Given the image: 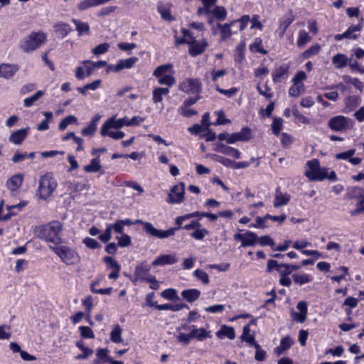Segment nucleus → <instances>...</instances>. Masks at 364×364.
Wrapping results in <instances>:
<instances>
[{"label": "nucleus", "mask_w": 364, "mask_h": 364, "mask_svg": "<svg viewBox=\"0 0 364 364\" xmlns=\"http://www.w3.org/2000/svg\"><path fill=\"white\" fill-rule=\"evenodd\" d=\"M305 90L304 83L293 82L292 86L289 90V95L297 97Z\"/></svg>", "instance_id": "36"}, {"label": "nucleus", "mask_w": 364, "mask_h": 364, "mask_svg": "<svg viewBox=\"0 0 364 364\" xmlns=\"http://www.w3.org/2000/svg\"><path fill=\"white\" fill-rule=\"evenodd\" d=\"M362 29V26L360 25H355L350 26L346 31L343 33V36L345 38L348 39H357L358 35L355 34V32H359Z\"/></svg>", "instance_id": "40"}, {"label": "nucleus", "mask_w": 364, "mask_h": 364, "mask_svg": "<svg viewBox=\"0 0 364 364\" xmlns=\"http://www.w3.org/2000/svg\"><path fill=\"white\" fill-rule=\"evenodd\" d=\"M232 23H231L230 24L225 23L223 25L217 23L218 28H220L221 38L223 39H227L231 36L232 32H231V29H230V26Z\"/></svg>", "instance_id": "47"}, {"label": "nucleus", "mask_w": 364, "mask_h": 364, "mask_svg": "<svg viewBox=\"0 0 364 364\" xmlns=\"http://www.w3.org/2000/svg\"><path fill=\"white\" fill-rule=\"evenodd\" d=\"M109 48V44L108 43H104L92 48V52L94 55H99L105 53Z\"/></svg>", "instance_id": "56"}, {"label": "nucleus", "mask_w": 364, "mask_h": 364, "mask_svg": "<svg viewBox=\"0 0 364 364\" xmlns=\"http://www.w3.org/2000/svg\"><path fill=\"white\" fill-rule=\"evenodd\" d=\"M112 231V227L107 225L105 232L99 236V239L102 242H107L111 239V235Z\"/></svg>", "instance_id": "64"}, {"label": "nucleus", "mask_w": 364, "mask_h": 364, "mask_svg": "<svg viewBox=\"0 0 364 364\" xmlns=\"http://www.w3.org/2000/svg\"><path fill=\"white\" fill-rule=\"evenodd\" d=\"M82 242L85 244V245L92 250L97 249L100 247V243L93 238L91 237H85Z\"/></svg>", "instance_id": "58"}, {"label": "nucleus", "mask_w": 364, "mask_h": 364, "mask_svg": "<svg viewBox=\"0 0 364 364\" xmlns=\"http://www.w3.org/2000/svg\"><path fill=\"white\" fill-rule=\"evenodd\" d=\"M250 329L248 326H245L243 327V332L241 336L242 339L248 343L250 346H255V344H257L255 341V337L252 335L250 334Z\"/></svg>", "instance_id": "43"}, {"label": "nucleus", "mask_w": 364, "mask_h": 364, "mask_svg": "<svg viewBox=\"0 0 364 364\" xmlns=\"http://www.w3.org/2000/svg\"><path fill=\"white\" fill-rule=\"evenodd\" d=\"M161 296L168 300H176L178 299L177 291L174 289H165L161 293Z\"/></svg>", "instance_id": "53"}, {"label": "nucleus", "mask_w": 364, "mask_h": 364, "mask_svg": "<svg viewBox=\"0 0 364 364\" xmlns=\"http://www.w3.org/2000/svg\"><path fill=\"white\" fill-rule=\"evenodd\" d=\"M77 122V119L76 117L73 115H69L65 117L59 124V129L64 130L67 128V127L72 124H76Z\"/></svg>", "instance_id": "48"}, {"label": "nucleus", "mask_w": 364, "mask_h": 364, "mask_svg": "<svg viewBox=\"0 0 364 364\" xmlns=\"http://www.w3.org/2000/svg\"><path fill=\"white\" fill-rule=\"evenodd\" d=\"M345 80L348 82L351 83L355 88L359 90L360 92H362L363 90L364 85L358 78H351L350 77L346 76Z\"/></svg>", "instance_id": "59"}, {"label": "nucleus", "mask_w": 364, "mask_h": 364, "mask_svg": "<svg viewBox=\"0 0 364 364\" xmlns=\"http://www.w3.org/2000/svg\"><path fill=\"white\" fill-rule=\"evenodd\" d=\"M101 168L102 166L100 164V159L97 156L92 159L90 164L84 166V170L87 173H95L99 171L101 169Z\"/></svg>", "instance_id": "31"}, {"label": "nucleus", "mask_w": 364, "mask_h": 364, "mask_svg": "<svg viewBox=\"0 0 364 364\" xmlns=\"http://www.w3.org/2000/svg\"><path fill=\"white\" fill-rule=\"evenodd\" d=\"M209 235V231L205 228H198L192 233L191 236L197 240H202L204 237Z\"/></svg>", "instance_id": "46"}, {"label": "nucleus", "mask_w": 364, "mask_h": 364, "mask_svg": "<svg viewBox=\"0 0 364 364\" xmlns=\"http://www.w3.org/2000/svg\"><path fill=\"white\" fill-rule=\"evenodd\" d=\"M104 262L107 264V268L112 271L108 275L109 279H117L121 269L119 264L111 257H105Z\"/></svg>", "instance_id": "11"}, {"label": "nucleus", "mask_w": 364, "mask_h": 364, "mask_svg": "<svg viewBox=\"0 0 364 364\" xmlns=\"http://www.w3.org/2000/svg\"><path fill=\"white\" fill-rule=\"evenodd\" d=\"M294 282L299 285L309 283L312 281V277L307 274H294L292 275Z\"/></svg>", "instance_id": "38"}, {"label": "nucleus", "mask_w": 364, "mask_h": 364, "mask_svg": "<svg viewBox=\"0 0 364 364\" xmlns=\"http://www.w3.org/2000/svg\"><path fill=\"white\" fill-rule=\"evenodd\" d=\"M250 50L253 52H257L262 54H267V51L262 48V41L260 38H257L252 45L250 46Z\"/></svg>", "instance_id": "49"}, {"label": "nucleus", "mask_w": 364, "mask_h": 364, "mask_svg": "<svg viewBox=\"0 0 364 364\" xmlns=\"http://www.w3.org/2000/svg\"><path fill=\"white\" fill-rule=\"evenodd\" d=\"M257 237L255 233L247 231L244 234L242 247L253 246L257 243Z\"/></svg>", "instance_id": "35"}, {"label": "nucleus", "mask_w": 364, "mask_h": 364, "mask_svg": "<svg viewBox=\"0 0 364 364\" xmlns=\"http://www.w3.org/2000/svg\"><path fill=\"white\" fill-rule=\"evenodd\" d=\"M185 184L180 183L172 187L166 199V202L170 204L181 203L185 200Z\"/></svg>", "instance_id": "7"}, {"label": "nucleus", "mask_w": 364, "mask_h": 364, "mask_svg": "<svg viewBox=\"0 0 364 364\" xmlns=\"http://www.w3.org/2000/svg\"><path fill=\"white\" fill-rule=\"evenodd\" d=\"M193 275L205 284H208L210 282L208 274L205 272L199 269H197L194 271Z\"/></svg>", "instance_id": "55"}, {"label": "nucleus", "mask_w": 364, "mask_h": 364, "mask_svg": "<svg viewBox=\"0 0 364 364\" xmlns=\"http://www.w3.org/2000/svg\"><path fill=\"white\" fill-rule=\"evenodd\" d=\"M311 41V37L309 34L304 30H301L299 32V36L297 39V46L299 48H302L305 46V45Z\"/></svg>", "instance_id": "37"}, {"label": "nucleus", "mask_w": 364, "mask_h": 364, "mask_svg": "<svg viewBox=\"0 0 364 364\" xmlns=\"http://www.w3.org/2000/svg\"><path fill=\"white\" fill-rule=\"evenodd\" d=\"M45 38L43 33H32L21 41L19 46L24 52H30L36 50L42 44Z\"/></svg>", "instance_id": "4"}, {"label": "nucleus", "mask_w": 364, "mask_h": 364, "mask_svg": "<svg viewBox=\"0 0 364 364\" xmlns=\"http://www.w3.org/2000/svg\"><path fill=\"white\" fill-rule=\"evenodd\" d=\"M210 13L213 15V16L219 20V21H223L225 19L227 16V11L225 9L223 6H215Z\"/></svg>", "instance_id": "42"}, {"label": "nucleus", "mask_w": 364, "mask_h": 364, "mask_svg": "<svg viewBox=\"0 0 364 364\" xmlns=\"http://www.w3.org/2000/svg\"><path fill=\"white\" fill-rule=\"evenodd\" d=\"M112 128L113 127H107L106 129H105V132L103 133L102 132V127L101 128V131H100L101 135L103 136H109L112 137L114 139H120L124 138L125 134H124V133L123 132H121V131H117V132L110 131L109 129H112Z\"/></svg>", "instance_id": "39"}, {"label": "nucleus", "mask_w": 364, "mask_h": 364, "mask_svg": "<svg viewBox=\"0 0 364 364\" xmlns=\"http://www.w3.org/2000/svg\"><path fill=\"white\" fill-rule=\"evenodd\" d=\"M321 46L318 43H316V44L313 45L312 46H311L310 48H309L304 52H303L302 56L304 58H306V59L309 58L311 56L318 54L319 53V51L321 50Z\"/></svg>", "instance_id": "44"}, {"label": "nucleus", "mask_w": 364, "mask_h": 364, "mask_svg": "<svg viewBox=\"0 0 364 364\" xmlns=\"http://www.w3.org/2000/svg\"><path fill=\"white\" fill-rule=\"evenodd\" d=\"M176 253L161 255L152 262L153 266L173 264L178 262Z\"/></svg>", "instance_id": "12"}, {"label": "nucleus", "mask_w": 364, "mask_h": 364, "mask_svg": "<svg viewBox=\"0 0 364 364\" xmlns=\"http://www.w3.org/2000/svg\"><path fill=\"white\" fill-rule=\"evenodd\" d=\"M158 10L163 19L168 21H171L173 20V17L172 16L171 11L168 8L163 6H159Z\"/></svg>", "instance_id": "54"}, {"label": "nucleus", "mask_w": 364, "mask_h": 364, "mask_svg": "<svg viewBox=\"0 0 364 364\" xmlns=\"http://www.w3.org/2000/svg\"><path fill=\"white\" fill-rule=\"evenodd\" d=\"M307 169L305 171V176L310 181H322L328 178L327 169L321 168L318 159H312L306 164Z\"/></svg>", "instance_id": "3"}, {"label": "nucleus", "mask_w": 364, "mask_h": 364, "mask_svg": "<svg viewBox=\"0 0 364 364\" xmlns=\"http://www.w3.org/2000/svg\"><path fill=\"white\" fill-rule=\"evenodd\" d=\"M183 308H188V307L185 304H164L156 305V309L159 311L171 310L172 311H178Z\"/></svg>", "instance_id": "28"}, {"label": "nucleus", "mask_w": 364, "mask_h": 364, "mask_svg": "<svg viewBox=\"0 0 364 364\" xmlns=\"http://www.w3.org/2000/svg\"><path fill=\"white\" fill-rule=\"evenodd\" d=\"M122 329L119 326V324L114 325L111 333H110V340L115 343H119L123 341L122 337Z\"/></svg>", "instance_id": "30"}, {"label": "nucleus", "mask_w": 364, "mask_h": 364, "mask_svg": "<svg viewBox=\"0 0 364 364\" xmlns=\"http://www.w3.org/2000/svg\"><path fill=\"white\" fill-rule=\"evenodd\" d=\"M124 126L128 127V118L125 117L117 119L114 116L108 119L102 125V132L104 133L105 132L107 127H113L114 129H119Z\"/></svg>", "instance_id": "14"}, {"label": "nucleus", "mask_w": 364, "mask_h": 364, "mask_svg": "<svg viewBox=\"0 0 364 364\" xmlns=\"http://www.w3.org/2000/svg\"><path fill=\"white\" fill-rule=\"evenodd\" d=\"M138 61V58L132 57L124 60H118L117 63L112 68L114 72H119L123 69H129L132 68Z\"/></svg>", "instance_id": "19"}, {"label": "nucleus", "mask_w": 364, "mask_h": 364, "mask_svg": "<svg viewBox=\"0 0 364 364\" xmlns=\"http://www.w3.org/2000/svg\"><path fill=\"white\" fill-rule=\"evenodd\" d=\"M203 215H205V213H201L199 211H196L191 213H188L181 216H178L176 218L175 223L177 225V227L175 228L176 230H179L181 228V225L183 224V222L186 220H188L191 218L193 217H198L199 218L204 217Z\"/></svg>", "instance_id": "23"}, {"label": "nucleus", "mask_w": 364, "mask_h": 364, "mask_svg": "<svg viewBox=\"0 0 364 364\" xmlns=\"http://www.w3.org/2000/svg\"><path fill=\"white\" fill-rule=\"evenodd\" d=\"M294 21V16L292 14L291 11H289L287 16L282 21H280L279 24V30L281 33L279 36L282 37L285 33L287 28L291 25V23Z\"/></svg>", "instance_id": "27"}, {"label": "nucleus", "mask_w": 364, "mask_h": 364, "mask_svg": "<svg viewBox=\"0 0 364 364\" xmlns=\"http://www.w3.org/2000/svg\"><path fill=\"white\" fill-rule=\"evenodd\" d=\"M50 248L66 265H74L80 262V257L73 248L66 245L50 246Z\"/></svg>", "instance_id": "1"}, {"label": "nucleus", "mask_w": 364, "mask_h": 364, "mask_svg": "<svg viewBox=\"0 0 364 364\" xmlns=\"http://www.w3.org/2000/svg\"><path fill=\"white\" fill-rule=\"evenodd\" d=\"M182 33L183 34V38L181 39L177 42L178 44L181 43H188L190 44L189 48V53L192 56H196L198 55L201 54L203 53L205 50V48L208 46L207 42L205 40H203L202 41H198L195 40L191 39L193 38V37L191 36V32L185 28L182 29Z\"/></svg>", "instance_id": "2"}, {"label": "nucleus", "mask_w": 364, "mask_h": 364, "mask_svg": "<svg viewBox=\"0 0 364 364\" xmlns=\"http://www.w3.org/2000/svg\"><path fill=\"white\" fill-rule=\"evenodd\" d=\"M23 181V175L22 173H17L10 177L6 183V186L11 191L18 190L22 185Z\"/></svg>", "instance_id": "18"}, {"label": "nucleus", "mask_w": 364, "mask_h": 364, "mask_svg": "<svg viewBox=\"0 0 364 364\" xmlns=\"http://www.w3.org/2000/svg\"><path fill=\"white\" fill-rule=\"evenodd\" d=\"M288 72V67L286 65H282L278 68L275 69L273 73V81L277 82L283 77Z\"/></svg>", "instance_id": "45"}, {"label": "nucleus", "mask_w": 364, "mask_h": 364, "mask_svg": "<svg viewBox=\"0 0 364 364\" xmlns=\"http://www.w3.org/2000/svg\"><path fill=\"white\" fill-rule=\"evenodd\" d=\"M353 194L355 196H359L360 200L358 202L356 208L351 212V215H355L364 213V189L356 187L353 190Z\"/></svg>", "instance_id": "17"}, {"label": "nucleus", "mask_w": 364, "mask_h": 364, "mask_svg": "<svg viewBox=\"0 0 364 364\" xmlns=\"http://www.w3.org/2000/svg\"><path fill=\"white\" fill-rule=\"evenodd\" d=\"M79 330L82 337L85 338H93L95 337L92 330L88 326H80Z\"/></svg>", "instance_id": "61"}, {"label": "nucleus", "mask_w": 364, "mask_h": 364, "mask_svg": "<svg viewBox=\"0 0 364 364\" xmlns=\"http://www.w3.org/2000/svg\"><path fill=\"white\" fill-rule=\"evenodd\" d=\"M217 151L235 159H239L240 157V153L237 149L230 146H227L224 144L219 145Z\"/></svg>", "instance_id": "26"}, {"label": "nucleus", "mask_w": 364, "mask_h": 364, "mask_svg": "<svg viewBox=\"0 0 364 364\" xmlns=\"http://www.w3.org/2000/svg\"><path fill=\"white\" fill-rule=\"evenodd\" d=\"M151 267L146 262H141L134 270V281H144L149 276Z\"/></svg>", "instance_id": "13"}, {"label": "nucleus", "mask_w": 364, "mask_h": 364, "mask_svg": "<svg viewBox=\"0 0 364 364\" xmlns=\"http://www.w3.org/2000/svg\"><path fill=\"white\" fill-rule=\"evenodd\" d=\"M293 344V340L289 336H286L281 339L280 345L274 349V353L279 355L284 350H288Z\"/></svg>", "instance_id": "24"}, {"label": "nucleus", "mask_w": 364, "mask_h": 364, "mask_svg": "<svg viewBox=\"0 0 364 364\" xmlns=\"http://www.w3.org/2000/svg\"><path fill=\"white\" fill-rule=\"evenodd\" d=\"M18 70V66L16 65L2 63L0 65V77L5 79H10Z\"/></svg>", "instance_id": "16"}, {"label": "nucleus", "mask_w": 364, "mask_h": 364, "mask_svg": "<svg viewBox=\"0 0 364 364\" xmlns=\"http://www.w3.org/2000/svg\"><path fill=\"white\" fill-rule=\"evenodd\" d=\"M172 68L171 64H165L160 66H158L154 71L153 75L159 77L163 76L166 73H167Z\"/></svg>", "instance_id": "52"}, {"label": "nucleus", "mask_w": 364, "mask_h": 364, "mask_svg": "<svg viewBox=\"0 0 364 364\" xmlns=\"http://www.w3.org/2000/svg\"><path fill=\"white\" fill-rule=\"evenodd\" d=\"M192 328L191 331L192 338H196L198 341H203L207 338H210V332L207 331L205 329L196 328L194 326H192Z\"/></svg>", "instance_id": "25"}, {"label": "nucleus", "mask_w": 364, "mask_h": 364, "mask_svg": "<svg viewBox=\"0 0 364 364\" xmlns=\"http://www.w3.org/2000/svg\"><path fill=\"white\" fill-rule=\"evenodd\" d=\"M200 295V291L196 289H185L181 292L182 297L189 303L196 301Z\"/></svg>", "instance_id": "22"}, {"label": "nucleus", "mask_w": 364, "mask_h": 364, "mask_svg": "<svg viewBox=\"0 0 364 364\" xmlns=\"http://www.w3.org/2000/svg\"><path fill=\"white\" fill-rule=\"evenodd\" d=\"M169 92V89L166 87H156L153 90V101L158 103L162 101L163 95H166Z\"/></svg>", "instance_id": "34"}, {"label": "nucleus", "mask_w": 364, "mask_h": 364, "mask_svg": "<svg viewBox=\"0 0 364 364\" xmlns=\"http://www.w3.org/2000/svg\"><path fill=\"white\" fill-rule=\"evenodd\" d=\"M54 31L59 36L64 38L71 31V28L69 24L60 22L55 25Z\"/></svg>", "instance_id": "29"}, {"label": "nucleus", "mask_w": 364, "mask_h": 364, "mask_svg": "<svg viewBox=\"0 0 364 364\" xmlns=\"http://www.w3.org/2000/svg\"><path fill=\"white\" fill-rule=\"evenodd\" d=\"M257 242L262 246L269 245L272 247L274 245V240L268 235L257 237Z\"/></svg>", "instance_id": "60"}, {"label": "nucleus", "mask_w": 364, "mask_h": 364, "mask_svg": "<svg viewBox=\"0 0 364 364\" xmlns=\"http://www.w3.org/2000/svg\"><path fill=\"white\" fill-rule=\"evenodd\" d=\"M43 95V91H38L30 97L26 98L23 101V105L26 107L32 106Z\"/></svg>", "instance_id": "50"}, {"label": "nucleus", "mask_w": 364, "mask_h": 364, "mask_svg": "<svg viewBox=\"0 0 364 364\" xmlns=\"http://www.w3.org/2000/svg\"><path fill=\"white\" fill-rule=\"evenodd\" d=\"M158 82L160 85H166L171 87L175 84L176 80L172 75H166L159 77V78L158 80Z\"/></svg>", "instance_id": "57"}, {"label": "nucleus", "mask_w": 364, "mask_h": 364, "mask_svg": "<svg viewBox=\"0 0 364 364\" xmlns=\"http://www.w3.org/2000/svg\"><path fill=\"white\" fill-rule=\"evenodd\" d=\"M283 128V119L276 117L272 124V129L275 135H279Z\"/></svg>", "instance_id": "51"}, {"label": "nucleus", "mask_w": 364, "mask_h": 364, "mask_svg": "<svg viewBox=\"0 0 364 364\" xmlns=\"http://www.w3.org/2000/svg\"><path fill=\"white\" fill-rule=\"evenodd\" d=\"M332 63L336 68L340 69L346 66L348 58L344 54H336L333 57Z\"/></svg>", "instance_id": "33"}, {"label": "nucleus", "mask_w": 364, "mask_h": 364, "mask_svg": "<svg viewBox=\"0 0 364 364\" xmlns=\"http://www.w3.org/2000/svg\"><path fill=\"white\" fill-rule=\"evenodd\" d=\"M72 22L75 25L76 29L80 36L83 33L88 34L90 33V26L87 23H83L76 19H73Z\"/></svg>", "instance_id": "41"}, {"label": "nucleus", "mask_w": 364, "mask_h": 364, "mask_svg": "<svg viewBox=\"0 0 364 364\" xmlns=\"http://www.w3.org/2000/svg\"><path fill=\"white\" fill-rule=\"evenodd\" d=\"M10 327L5 325L0 326V340H8L11 337Z\"/></svg>", "instance_id": "62"}, {"label": "nucleus", "mask_w": 364, "mask_h": 364, "mask_svg": "<svg viewBox=\"0 0 364 364\" xmlns=\"http://www.w3.org/2000/svg\"><path fill=\"white\" fill-rule=\"evenodd\" d=\"M178 112L185 116V117H190L193 115H195L197 114V112L193 110V109H188V107H186V106H181L179 109H178Z\"/></svg>", "instance_id": "63"}, {"label": "nucleus", "mask_w": 364, "mask_h": 364, "mask_svg": "<svg viewBox=\"0 0 364 364\" xmlns=\"http://www.w3.org/2000/svg\"><path fill=\"white\" fill-rule=\"evenodd\" d=\"M328 127L336 132H344L352 127V122L349 118L338 115L329 119Z\"/></svg>", "instance_id": "6"}, {"label": "nucleus", "mask_w": 364, "mask_h": 364, "mask_svg": "<svg viewBox=\"0 0 364 364\" xmlns=\"http://www.w3.org/2000/svg\"><path fill=\"white\" fill-rule=\"evenodd\" d=\"M180 89L188 94H197L200 92V83L196 79H186L180 85Z\"/></svg>", "instance_id": "9"}, {"label": "nucleus", "mask_w": 364, "mask_h": 364, "mask_svg": "<svg viewBox=\"0 0 364 364\" xmlns=\"http://www.w3.org/2000/svg\"><path fill=\"white\" fill-rule=\"evenodd\" d=\"M251 137V129L248 127H244L240 132H236L230 134L228 138V144H233L236 141H247Z\"/></svg>", "instance_id": "10"}, {"label": "nucleus", "mask_w": 364, "mask_h": 364, "mask_svg": "<svg viewBox=\"0 0 364 364\" xmlns=\"http://www.w3.org/2000/svg\"><path fill=\"white\" fill-rule=\"evenodd\" d=\"M291 196L287 193L282 192L279 188H277L274 198V207L276 208L286 205L290 201Z\"/></svg>", "instance_id": "15"}, {"label": "nucleus", "mask_w": 364, "mask_h": 364, "mask_svg": "<svg viewBox=\"0 0 364 364\" xmlns=\"http://www.w3.org/2000/svg\"><path fill=\"white\" fill-rule=\"evenodd\" d=\"M28 129V128L21 129L14 132L9 137V141L14 144H21L27 136Z\"/></svg>", "instance_id": "20"}, {"label": "nucleus", "mask_w": 364, "mask_h": 364, "mask_svg": "<svg viewBox=\"0 0 364 364\" xmlns=\"http://www.w3.org/2000/svg\"><path fill=\"white\" fill-rule=\"evenodd\" d=\"M138 223L143 225L144 230L146 233L160 239H164L173 236L176 232V228H170L166 230H158L151 223L149 222H144L141 220H136L135 222H134V224Z\"/></svg>", "instance_id": "5"}, {"label": "nucleus", "mask_w": 364, "mask_h": 364, "mask_svg": "<svg viewBox=\"0 0 364 364\" xmlns=\"http://www.w3.org/2000/svg\"><path fill=\"white\" fill-rule=\"evenodd\" d=\"M62 230V226L60 222L53 221L49 223L47 231V241H50L54 243L60 242L59 235Z\"/></svg>", "instance_id": "8"}, {"label": "nucleus", "mask_w": 364, "mask_h": 364, "mask_svg": "<svg viewBox=\"0 0 364 364\" xmlns=\"http://www.w3.org/2000/svg\"><path fill=\"white\" fill-rule=\"evenodd\" d=\"M216 336L220 339H223L227 337L229 339L232 340L235 337V333L232 327L223 325L219 331H217Z\"/></svg>", "instance_id": "21"}, {"label": "nucleus", "mask_w": 364, "mask_h": 364, "mask_svg": "<svg viewBox=\"0 0 364 364\" xmlns=\"http://www.w3.org/2000/svg\"><path fill=\"white\" fill-rule=\"evenodd\" d=\"M76 346L82 352V354H79L75 357L76 360L86 359L93 353V350L87 347H85L82 341H78Z\"/></svg>", "instance_id": "32"}]
</instances>
